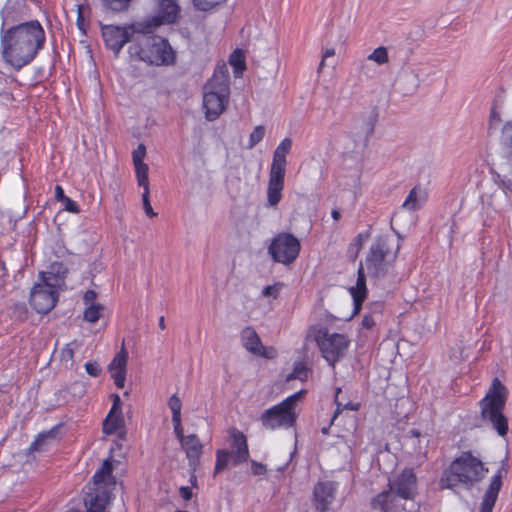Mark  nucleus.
<instances>
[{
	"instance_id": "obj_50",
	"label": "nucleus",
	"mask_w": 512,
	"mask_h": 512,
	"mask_svg": "<svg viewBox=\"0 0 512 512\" xmlns=\"http://www.w3.org/2000/svg\"><path fill=\"white\" fill-rule=\"evenodd\" d=\"M501 122L500 114L493 108L490 113L489 125L490 128H493L494 125H497Z\"/></svg>"
},
{
	"instance_id": "obj_12",
	"label": "nucleus",
	"mask_w": 512,
	"mask_h": 512,
	"mask_svg": "<svg viewBox=\"0 0 512 512\" xmlns=\"http://www.w3.org/2000/svg\"><path fill=\"white\" fill-rule=\"evenodd\" d=\"M203 93V109L208 121H214L225 111L230 98V88L205 84Z\"/></svg>"
},
{
	"instance_id": "obj_33",
	"label": "nucleus",
	"mask_w": 512,
	"mask_h": 512,
	"mask_svg": "<svg viewBox=\"0 0 512 512\" xmlns=\"http://www.w3.org/2000/svg\"><path fill=\"white\" fill-rule=\"evenodd\" d=\"M308 378V368L304 362H297L294 365L293 371L287 376L286 380L299 379L305 381Z\"/></svg>"
},
{
	"instance_id": "obj_31",
	"label": "nucleus",
	"mask_w": 512,
	"mask_h": 512,
	"mask_svg": "<svg viewBox=\"0 0 512 512\" xmlns=\"http://www.w3.org/2000/svg\"><path fill=\"white\" fill-rule=\"evenodd\" d=\"M231 454L228 450L220 449L216 452V463L214 467V475L223 471L227 466L231 458Z\"/></svg>"
},
{
	"instance_id": "obj_14",
	"label": "nucleus",
	"mask_w": 512,
	"mask_h": 512,
	"mask_svg": "<svg viewBox=\"0 0 512 512\" xmlns=\"http://www.w3.org/2000/svg\"><path fill=\"white\" fill-rule=\"evenodd\" d=\"M134 32L133 25H101V34L105 47L111 50L115 57H118L125 44L133 41Z\"/></svg>"
},
{
	"instance_id": "obj_59",
	"label": "nucleus",
	"mask_w": 512,
	"mask_h": 512,
	"mask_svg": "<svg viewBox=\"0 0 512 512\" xmlns=\"http://www.w3.org/2000/svg\"><path fill=\"white\" fill-rule=\"evenodd\" d=\"M322 432H323L324 434H325V433H327V428H323V429H322Z\"/></svg>"
},
{
	"instance_id": "obj_39",
	"label": "nucleus",
	"mask_w": 512,
	"mask_h": 512,
	"mask_svg": "<svg viewBox=\"0 0 512 512\" xmlns=\"http://www.w3.org/2000/svg\"><path fill=\"white\" fill-rule=\"evenodd\" d=\"M51 436V433L50 432H42V433H39L35 440L31 443L30 447H29V450L30 451H41L43 450V446L45 444V441L47 438H49Z\"/></svg>"
},
{
	"instance_id": "obj_9",
	"label": "nucleus",
	"mask_w": 512,
	"mask_h": 512,
	"mask_svg": "<svg viewBox=\"0 0 512 512\" xmlns=\"http://www.w3.org/2000/svg\"><path fill=\"white\" fill-rule=\"evenodd\" d=\"M305 394V390H300L265 410L260 416L262 426L269 430L293 427L298 418L296 404Z\"/></svg>"
},
{
	"instance_id": "obj_54",
	"label": "nucleus",
	"mask_w": 512,
	"mask_h": 512,
	"mask_svg": "<svg viewBox=\"0 0 512 512\" xmlns=\"http://www.w3.org/2000/svg\"><path fill=\"white\" fill-rule=\"evenodd\" d=\"M352 245H354L357 249V251H359L363 245V238H362V235L361 234H358L355 238H354V243H352Z\"/></svg>"
},
{
	"instance_id": "obj_58",
	"label": "nucleus",
	"mask_w": 512,
	"mask_h": 512,
	"mask_svg": "<svg viewBox=\"0 0 512 512\" xmlns=\"http://www.w3.org/2000/svg\"><path fill=\"white\" fill-rule=\"evenodd\" d=\"M68 354H69V357L72 358L73 357V350L72 349H69L68 350Z\"/></svg>"
},
{
	"instance_id": "obj_36",
	"label": "nucleus",
	"mask_w": 512,
	"mask_h": 512,
	"mask_svg": "<svg viewBox=\"0 0 512 512\" xmlns=\"http://www.w3.org/2000/svg\"><path fill=\"white\" fill-rule=\"evenodd\" d=\"M265 136V128L262 125H258L254 128V130L251 132L249 136V143L247 148L251 149L255 145H257L259 142L263 140Z\"/></svg>"
},
{
	"instance_id": "obj_15",
	"label": "nucleus",
	"mask_w": 512,
	"mask_h": 512,
	"mask_svg": "<svg viewBox=\"0 0 512 512\" xmlns=\"http://www.w3.org/2000/svg\"><path fill=\"white\" fill-rule=\"evenodd\" d=\"M181 8L176 0H156V13L151 19L154 27L175 23L180 17Z\"/></svg>"
},
{
	"instance_id": "obj_26",
	"label": "nucleus",
	"mask_w": 512,
	"mask_h": 512,
	"mask_svg": "<svg viewBox=\"0 0 512 512\" xmlns=\"http://www.w3.org/2000/svg\"><path fill=\"white\" fill-rule=\"evenodd\" d=\"M207 84H213L219 87L230 88L229 70L225 63L218 64L214 70L212 77L207 81Z\"/></svg>"
},
{
	"instance_id": "obj_55",
	"label": "nucleus",
	"mask_w": 512,
	"mask_h": 512,
	"mask_svg": "<svg viewBox=\"0 0 512 512\" xmlns=\"http://www.w3.org/2000/svg\"><path fill=\"white\" fill-rule=\"evenodd\" d=\"M331 215H332V218H333L334 220H336V221H337V220H339V219H340V217H341L340 212H339L338 210H336V209L332 210Z\"/></svg>"
},
{
	"instance_id": "obj_56",
	"label": "nucleus",
	"mask_w": 512,
	"mask_h": 512,
	"mask_svg": "<svg viewBox=\"0 0 512 512\" xmlns=\"http://www.w3.org/2000/svg\"><path fill=\"white\" fill-rule=\"evenodd\" d=\"M158 325H159V328H160L161 330H164V329H165V327H166V326H165V318H164V316H161V317L159 318V323H158Z\"/></svg>"
},
{
	"instance_id": "obj_49",
	"label": "nucleus",
	"mask_w": 512,
	"mask_h": 512,
	"mask_svg": "<svg viewBox=\"0 0 512 512\" xmlns=\"http://www.w3.org/2000/svg\"><path fill=\"white\" fill-rule=\"evenodd\" d=\"M335 55V49L334 48H328L324 51L323 55H322V60L320 62V65H319V68H318V72H320L323 67L325 66V60L326 58H329V57H332Z\"/></svg>"
},
{
	"instance_id": "obj_24",
	"label": "nucleus",
	"mask_w": 512,
	"mask_h": 512,
	"mask_svg": "<svg viewBox=\"0 0 512 512\" xmlns=\"http://www.w3.org/2000/svg\"><path fill=\"white\" fill-rule=\"evenodd\" d=\"M241 340L243 346L253 354H256L261 348H263L259 335L252 327H245L241 331Z\"/></svg>"
},
{
	"instance_id": "obj_47",
	"label": "nucleus",
	"mask_w": 512,
	"mask_h": 512,
	"mask_svg": "<svg viewBox=\"0 0 512 512\" xmlns=\"http://www.w3.org/2000/svg\"><path fill=\"white\" fill-rule=\"evenodd\" d=\"M255 355H259L268 359H272L276 356V350L273 347H265L261 348L259 352H257Z\"/></svg>"
},
{
	"instance_id": "obj_46",
	"label": "nucleus",
	"mask_w": 512,
	"mask_h": 512,
	"mask_svg": "<svg viewBox=\"0 0 512 512\" xmlns=\"http://www.w3.org/2000/svg\"><path fill=\"white\" fill-rule=\"evenodd\" d=\"M172 422H173V427H174V432L176 434V437L178 438V440L181 443L182 439H184L186 437L184 435V431H183V427H182V423H181V418L172 419Z\"/></svg>"
},
{
	"instance_id": "obj_45",
	"label": "nucleus",
	"mask_w": 512,
	"mask_h": 512,
	"mask_svg": "<svg viewBox=\"0 0 512 512\" xmlns=\"http://www.w3.org/2000/svg\"><path fill=\"white\" fill-rule=\"evenodd\" d=\"M97 299V293L96 291L92 290V289H89L87 291H85L84 295H83V302L85 305L89 306V305H97L95 303Z\"/></svg>"
},
{
	"instance_id": "obj_44",
	"label": "nucleus",
	"mask_w": 512,
	"mask_h": 512,
	"mask_svg": "<svg viewBox=\"0 0 512 512\" xmlns=\"http://www.w3.org/2000/svg\"><path fill=\"white\" fill-rule=\"evenodd\" d=\"M61 203H63L64 209L66 211L73 213V214L80 213L79 205L77 204L76 201L72 200L70 197L67 196L65 199H63L61 201Z\"/></svg>"
},
{
	"instance_id": "obj_5",
	"label": "nucleus",
	"mask_w": 512,
	"mask_h": 512,
	"mask_svg": "<svg viewBox=\"0 0 512 512\" xmlns=\"http://www.w3.org/2000/svg\"><path fill=\"white\" fill-rule=\"evenodd\" d=\"M487 472L488 469L478 457L471 451H464L443 472L441 485L450 489L459 485L471 488L480 482Z\"/></svg>"
},
{
	"instance_id": "obj_40",
	"label": "nucleus",
	"mask_w": 512,
	"mask_h": 512,
	"mask_svg": "<svg viewBox=\"0 0 512 512\" xmlns=\"http://www.w3.org/2000/svg\"><path fill=\"white\" fill-rule=\"evenodd\" d=\"M283 287L282 282H277L273 285H268L262 290V295L264 297L272 296L274 299H276L279 295L280 289Z\"/></svg>"
},
{
	"instance_id": "obj_21",
	"label": "nucleus",
	"mask_w": 512,
	"mask_h": 512,
	"mask_svg": "<svg viewBox=\"0 0 512 512\" xmlns=\"http://www.w3.org/2000/svg\"><path fill=\"white\" fill-rule=\"evenodd\" d=\"M128 352L124 347L114 356L108 365V372L117 388L122 389L125 386L127 374Z\"/></svg>"
},
{
	"instance_id": "obj_27",
	"label": "nucleus",
	"mask_w": 512,
	"mask_h": 512,
	"mask_svg": "<svg viewBox=\"0 0 512 512\" xmlns=\"http://www.w3.org/2000/svg\"><path fill=\"white\" fill-rule=\"evenodd\" d=\"M229 63L233 67L234 75L241 76L246 69L244 52L241 49L234 50L229 57Z\"/></svg>"
},
{
	"instance_id": "obj_30",
	"label": "nucleus",
	"mask_w": 512,
	"mask_h": 512,
	"mask_svg": "<svg viewBox=\"0 0 512 512\" xmlns=\"http://www.w3.org/2000/svg\"><path fill=\"white\" fill-rule=\"evenodd\" d=\"M103 310L104 306L102 304L89 305L84 310L83 318L89 323H96L100 319Z\"/></svg>"
},
{
	"instance_id": "obj_25",
	"label": "nucleus",
	"mask_w": 512,
	"mask_h": 512,
	"mask_svg": "<svg viewBox=\"0 0 512 512\" xmlns=\"http://www.w3.org/2000/svg\"><path fill=\"white\" fill-rule=\"evenodd\" d=\"M92 9L88 3L77 5L76 26L82 36H87L90 28Z\"/></svg>"
},
{
	"instance_id": "obj_53",
	"label": "nucleus",
	"mask_w": 512,
	"mask_h": 512,
	"mask_svg": "<svg viewBox=\"0 0 512 512\" xmlns=\"http://www.w3.org/2000/svg\"><path fill=\"white\" fill-rule=\"evenodd\" d=\"M180 494L182 496L183 499L185 500H189L191 499L192 497V492H191V489L189 487H181L180 488Z\"/></svg>"
},
{
	"instance_id": "obj_37",
	"label": "nucleus",
	"mask_w": 512,
	"mask_h": 512,
	"mask_svg": "<svg viewBox=\"0 0 512 512\" xmlns=\"http://www.w3.org/2000/svg\"><path fill=\"white\" fill-rule=\"evenodd\" d=\"M225 1L226 0H193V4L196 9L200 11H209Z\"/></svg>"
},
{
	"instance_id": "obj_48",
	"label": "nucleus",
	"mask_w": 512,
	"mask_h": 512,
	"mask_svg": "<svg viewBox=\"0 0 512 512\" xmlns=\"http://www.w3.org/2000/svg\"><path fill=\"white\" fill-rule=\"evenodd\" d=\"M376 324V321L373 317L372 314H365L363 316V319H362V322H361V326L365 329H371L375 326Z\"/></svg>"
},
{
	"instance_id": "obj_38",
	"label": "nucleus",
	"mask_w": 512,
	"mask_h": 512,
	"mask_svg": "<svg viewBox=\"0 0 512 512\" xmlns=\"http://www.w3.org/2000/svg\"><path fill=\"white\" fill-rule=\"evenodd\" d=\"M168 406L172 412V419L181 418L182 403L179 397H177L176 395H172L169 398Z\"/></svg>"
},
{
	"instance_id": "obj_51",
	"label": "nucleus",
	"mask_w": 512,
	"mask_h": 512,
	"mask_svg": "<svg viewBox=\"0 0 512 512\" xmlns=\"http://www.w3.org/2000/svg\"><path fill=\"white\" fill-rule=\"evenodd\" d=\"M252 472L254 475H262L266 473V467L262 463L252 462Z\"/></svg>"
},
{
	"instance_id": "obj_32",
	"label": "nucleus",
	"mask_w": 512,
	"mask_h": 512,
	"mask_svg": "<svg viewBox=\"0 0 512 512\" xmlns=\"http://www.w3.org/2000/svg\"><path fill=\"white\" fill-rule=\"evenodd\" d=\"M367 59L377 63L378 65L388 63L389 56L387 48L384 46L377 47L371 54L368 55Z\"/></svg>"
},
{
	"instance_id": "obj_20",
	"label": "nucleus",
	"mask_w": 512,
	"mask_h": 512,
	"mask_svg": "<svg viewBox=\"0 0 512 512\" xmlns=\"http://www.w3.org/2000/svg\"><path fill=\"white\" fill-rule=\"evenodd\" d=\"M503 470L499 469L495 475L492 476L490 483L482 497L480 508L478 512H492L495 503L498 499L499 492L503 485Z\"/></svg>"
},
{
	"instance_id": "obj_4",
	"label": "nucleus",
	"mask_w": 512,
	"mask_h": 512,
	"mask_svg": "<svg viewBox=\"0 0 512 512\" xmlns=\"http://www.w3.org/2000/svg\"><path fill=\"white\" fill-rule=\"evenodd\" d=\"M128 53L132 60L153 66H171L177 59L176 51L169 41L159 35L143 34L133 39Z\"/></svg>"
},
{
	"instance_id": "obj_23",
	"label": "nucleus",
	"mask_w": 512,
	"mask_h": 512,
	"mask_svg": "<svg viewBox=\"0 0 512 512\" xmlns=\"http://www.w3.org/2000/svg\"><path fill=\"white\" fill-rule=\"evenodd\" d=\"M427 200V193L425 190L421 189L420 186H415L406 199L404 200L402 207L408 211H415L419 209L422 204H424Z\"/></svg>"
},
{
	"instance_id": "obj_41",
	"label": "nucleus",
	"mask_w": 512,
	"mask_h": 512,
	"mask_svg": "<svg viewBox=\"0 0 512 512\" xmlns=\"http://www.w3.org/2000/svg\"><path fill=\"white\" fill-rule=\"evenodd\" d=\"M143 208L146 215L150 218L155 217L157 214L153 211V208L149 200V189H145L142 194Z\"/></svg>"
},
{
	"instance_id": "obj_10",
	"label": "nucleus",
	"mask_w": 512,
	"mask_h": 512,
	"mask_svg": "<svg viewBox=\"0 0 512 512\" xmlns=\"http://www.w3.org/2000/svg\"><path fill=\"white\" fill-rule=\"evenodd\" d=\"M300 251V240L288 232L277 233L268 246V253L272 260L286 266L296 261Z\"/></svg>"
},
{
	"instance_id": "obj_18",
	"label": "nucleus",
	"mask_w": 512,
	"mask_h": 512,
	"mask_svg": "<svg viewBox=\"0 0 512 512\" xmlns=\"http://www.w3.org/2000/svg\"><path fill=\"white\" fill-rule=\"evenodd\" d=\"M228 434L232 450L230 454L233 457L234 464L238 465L247 462L249 459V448L245 434L235 427L230 428Z\"/></svg>"
},
{
	"instance_id": "obj_57",
	"label": "nucleus",
	"mask_w": 512,
	"mask_h": 512,
	"mask_svg": "<svg viewBox=\"0 0 512 512\" xmlns=\"http://www.w3.org/2000/svg\"><path fill=\"white\" fill-rule=\"evenodd\" d=\"M412 435H414L415 437H419L420 436V432L418 430H412L411 431Z\"/></svg>"
},
{
	"instance_id": "obj_11",
	"label": "nucleus",
	"mask_w": 512,
	"mask_h": 512,
	"mask_svg": "<svg viewBox=\"0 0 512 512\" xmlns=\"http://www.w3.org/2000/svg\"><path fill=\"white\" fill-rule=\"evenodd\" d=\"M112 472V459L107 458L93 475L92 481L86 486L84 498H93L94 496H97V499L113 498L116 482Z\"/></svg>"
},
{
	"instance_id": "obj_17",
	"label": "nucleus",
	"mask_w": 512,
	"mask_h": 512,
	"mask_svg": "<svg viewBox=\"0 0 512 512\" xmlns=\"http://www.w3.org/2000/svg\"><path fill=\"white\" fill-rule=\"evenodd\" d=\"M112 406L103 421V433L113 435L124 426L122 401L118 394H112Z\"/></svg>"
},
{
	"instance_id": "obj_16",
	"label": "nucleus",
	"mask_w": 512,
	"mask_h": 512,
	"mask_svg": "<svg viewBox=\"0 0 512 512\" xmlns=\"http://www.w3.org/2000/svg\"><path fill=\"white\" fill-rule=\"evenodd\" d=\"M337 483L333 481H319L313 489L314 506L319 512H328L335 499Z\"/></svg>"
},
{
	"instance_id": "obj_29",
	"label": "nucleus",
	"mask_w": 512,
	"mask_h": 512,
	"mask_svg": "<svg viewBox=\"0 0 512 512\" xmlns=\"http://www.w3.org/2000/svg\"><path fill=\"white\" fill-rule=\"evenodd\" d=\"M137 183L140 187H143V190L149 189V178L148 172L149 168L146 163H137L134 164Z\"/></svg>"
},
{
	"instance_id": "obj_6",
	"label": "nucleus",
	"mask_w": 512,
	"mask_h": 512,
	"mask_svg": "<svg viewBox=\"0 0 512 512\" xmlns=\"http://www.w3.org/2000/svg\"><path fill=\"white\" fill-rule=\"evenodd\" d=\"M39 282L35 283L30 292L29 303L40 314H47L57 304L59 293L65 286V272L55 271V265L49 271L39 273Z\"/></svg>"
},
{
	"instance_id": "obj_13",
	"label": "nucleus",
	"mask_w": 512,
	"mask_h": 512,
	"mask_svg": "<svg viewBox=\"0 0 512 512\" xmlns=\"http://www.w3.org/2000/svg\"><path fill=\"white\" fill-rule=\"evenodd\" d=\"M389 247L387 241L378 238L369 249L365 259V268L372 278L384 277L389 269L390 261L388 260Z\"/></svg>"
},
{
	"instance_id": "obj_7",
	"label": "nucleus",
	"mask_w": 512,
	"mask_h": 512,
	"mask_svg": "<svg viewBox=\"0 0 512 512\" xmlns=\"http://www.w3.org/2000/svg\"><path fill=\"white\" fill-rule=\"evenodd\" d=\"M307 338L316 343L322 357L332 367H335V364L344 356L350 345V339L347 335L329 333L327 327L319 325L309 327Z\"/></svg>"
},
{
	"instance_id": "obj_3",
	"label": "nucleus",
	"mask_w": 512,
	"mask_h": 512,
	"mask_svg": "<svg viewBox=\"0 0 512 512\" xmlns=\"http://www.w3.org/2000/svg\"><path fill=\"white\" fill-rule=\"evenodd\" d=\"M508 396L507 387L495 377L478 403L482 423L500 437H506L509 432V419L505 414Z\"/></svg>"
},
{
	"instance_id": "obj_19",
	"label": "nucleus",
	"mask_w": 512,
	"mask_h": 512,
	"mask_svg": "<svg viewBox=\"0 0 512 512\" xmlns=\"http://www.w3.org/2000/svg\"><path fill=\"white\" fill-rule=\"evenodd\" d=\"M350 295L353 298V311L352 317L358 315L362 309V305L367 298L368 290L366 287L365 268L360 262L357 270L356 285L349 288Z\"/></svg>"
},
{
	"instance_id": "obj_42",
	"label": "nucleus",
	"mask_w": 512,
	"mask_h": 512,
	"mask_svg": "<svg viewBox=\"0 0 512 512\" xmlns=\"http://www.w3.org/2000/svg\"><path fill=\"white\" fill-rule=\"evenodd\" d=\"M146 156V147L144 144H139L138 147L133 151L132 157H133V163H143L144 158Z\"/></svg>"
},
{
	"instance_id": "obj_28",
	"label": "nucleus",
	"mask_w": 512,
	"mask_h": 512,
	"mask_svg": "<svg viewBox=\"0 0 512 512\" xmlns=\"http://www.w3.org/2000/svg\"><path fill=\"white\" fill-rule=\"evenodd\" d=\"M111 500L112 498L97 499V496H94L93 498H84V503L88 512H105Z\"/></svg>"
},
{
	"instance_id": "obj_2",
	"label": "nucleus",
	"mask_w": 512,
	"mask_h": 512,
	"mask_svg": "<svg viewBox=\"0 0 512 512\" xmlns=\"http://www.w3.org/2000/svg\"><path fill=\"white\" fill-rule=\"evenodd\" d=\"M388 488L377 494L371 507L379 512H405V503L417 495V477L413 469L405 468L388 482Z\"/></svg>"
},
{
	"instance_id": "obj_34",
	"label": "nucleus",
	"mask_w": 512,
	"mask_h": 512,
	"mask_svg": "<svg viewBox=\"0 0 512 512\" xmlns=\"http://www.w3.org/2000/svg\"><path fill=\"white\" fill-rule=\"evenodd\" d=\"M341 392V389H337L336 397H335V403L337 405L336 410L334 412V416L332 418V421L343 411V410H350V411H358L360 408V403L349 401L345 404H342L338 401V394Z\"/></svg>"
},
{
	"instance_id": "obj_1",
	"label": "nucleus",
	"mask_w": 512,
	"mask_h": 512,
	"mask_svg": "<svg viewBox=\"0 0 512 512\" xmlns=\"http://www.w3.org/2000/svg\"><path fill=\"white\" fill-rule=\"evenodd\" d=\"M0 33V53L3 61L19 71L29 65L43 49L46 34L38 20H30L4 29Z\"/></svg>"
},
{
	"instance_id": "obj_22",
	"label": "nucleus",
	"mask_w": 512,
	"mask_h": 512,
	"mask_svg": "<svg viewBox=\"0 0 512 512\" xmlns=\"http://www.w3.org/2000/svg\"><path fill=\"white\" fill-rule=\"evenodd\" d=\"M181 446L186 453L189 464L194 467L198 465L200 456L202 455L203 445L197 435H187L182 439Z\"/></svg>"
},
{
	"instance_id": "obj_43",
	"label": "nucleus",
	"mask_w": 512,
	"mask_h": 512,
	"mask_svg": "<svg viewBox=\"0 0 512 512\" xmlns=\"http://www.w3.org/2000/svg\"><path fill=\"white\" fill-rule=\"evenodd\" d=\"M85 371L92 377H98L101 374V367L96 361H88L85 363Z\"/></svg>"
},
{
	"instance_id": "obj_35",
	"label": "nucleus",
	"mask_w": 512,
	"mask_h": 512,
	"mask_svg": "<svg viewBox=\"0 0 512 512\" xmlns=\"http://www.w3.org/2000/svg\"><path fill=\"white\" fill-rule=\"evenodd\" d=\"M104 6L115 12H122L129 7L130 0H102Z\"/></svg>"
},
{
	"instance_id": "obj_52",
	"label": "nucleus",
	"mask_w": 512,
	"mask_h": 512,
	"mask_svg": "<svg viewBox=\"0 0 512 512\" xmlns=\"http://www.w3.org/2000/svg\"><path fill=\"white\" fill-rule=\"evenodd\" d=\"M67 196L65 195L64 193V189L62 188L61 185H56L55 186V199L58 201V202H61L63 199H65Z\"/></svg>"
},
{
	"instance_id": "obj_8",
	"label": "nucleus",
	"mask_w": 512,
	"mask_h": 512,
	"mask_svg": "<svg viewBox=\"0 0 512 512\" xmlns=\"http://www.w3.org/2000/svg\"><path fill=\"white\" fill-rule=\"evenodd\" d=\"M291 148L292 140L284 138L273 152L267 188V202L269 206H277L282 199L287 165L286 156Z\"/></svg>"
}]
</instances>
